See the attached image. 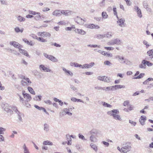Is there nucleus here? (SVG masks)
<instances>
[{
  "mask_svg": "<svg viewBox=\"0 0 153 153\" xmlns=\"http://www.w3.org/2000/svg\"><path fill=\"white\" fill-rule=\"evenodd\" d=\"M119 113V112L117 109H114L111 111H109L107 112L108 115L110 116H112L115 119L121 121L122 119L120 115L117 114Z\"/></svg>",
  "mask_w": 153,
  "mask_h": 153,
  "instance_id": "nucleus-1",
  "label": "nucleus"
},
{
  "mask_svg": "<svg viewBox=\"0 0 153 153\" xmlns=\"http://www.w3.org/2000/svg\"><path fill=\"white\" fill-rule=\"evenodd\" d=\"M131 143L129 142L126 143L123 145V153H127L130 151L131 149Z\"/></svg>",
  "mask_w": 153,
  "mask_h": 153,
  "instance_id": "nucleus-2",
  "label": "nucleus"
},
{
  "mask_svg": "<svg viewBox=\"0 0 153 153\" xmlns=\"http://www.w3.org/2000/svg\"><path fill=\"white\" fill-rule=\"evenodd\" d=\"M121 43V41L118 38H116L108 42L107 44L108 45L111 46L114 45H120Z\"/></svg>",
  "mask_w": 153,
  "mask_h": 153,
  "instance_id": "nucleus-3",
  "label": "nucleus"
},
{
  "mask_svg": "<svg viewBox=\"0 0 153 153\" xmlns=\"http://www.w3.org/2000/svg\"><path fill=\"white\" fill-rule=\"evenodd\" d=\"M1 106L3 109L5 111L7 112H10V113L11 112H12L11 109L10 108V106L8 104L2 103Z\"/></svg>",
  "mask_w": 153,
  "mask_h": 153,
  "instance_id": "nucleus-4",
  "label": "nucleus"
},
{
  "mask_svg": "<svg viewBox=\"0 0 153 153\" xmlns=\"http://www.w3.org/2000/svg\"><path fill=\"white\" fill-rule=\"evenodd\" d=\"M97 79L100 80L108 83L111 82V78L105 76H99L97 77Z\"/></svg>",
  "mask_w": 153,
  "mask_h": 153,
  "instance_id": "nucleus-5",
  "label": "nucleus"
},
{
  "mask_svg": "<svg viewBox=\"0 0 153 153\" xmlns=\"http://www.w3.org/2000/svg\"><path fill=\"white\" fill-rule=\"evenodd\" d=\"M10 44L11 45H13L14 47L18 48L19 50L20 48L22 47V46L19 43L15 41H11L10 42Z\"/></svg>",
  "mask_w": 153,
  "mask_h": 153,
  "instance_id": "nucleus-6",
  "label": "nucleus"
},
{
  "mask_svg": "<svg viewBox=\"0 0 153 153\" xmlns=\"http://www.w3.org/2000/svg\"><path fill=\"white\" fill-rule=\"evenodd\" d=\"M143 5L144 7L146 9L147 11L149 13H152L151 9L149 7L148 4L146 2L144 1L143 2Z\"/></svg>",
  "mask_w": 153,
  "mask_h": 153,
  "instance_id": "nucleus-7",
  "label": "nucleus"
},
{
  "mask_svg": "<svg viewBox=\"0 0 153 153\" xmlns=\"http://www.w3.org/2000/svg\"><path fill=\"white\" fill-rule=\"evenodd\" d=\"M147 55L149 56V58L145 59H146L149 60L153 58V49L149 50L147 53Z\"/></svg>",
  "mask_w": 153,
  "mask_h": 153,
  "instance_id": "nucleus-8",
  "label": "nucleus"
},
{
  "mask_svg": "<svg viewBox=\"0 0 153 153\" xmlns=\"http://www.w3.org/2000/svg\"><path fill=\"white\" fill-rule=\"evenodd\" d=\"M115 58L117 59L118 61L122 64H123V62L125 59L123 56H120L119 55L115 56Z\"/></svg>",
  "mask_w": 153,
  "mask_h": 153,
  "instance_id": "nucleus-9",
  "label": "nucleus"
},
{
  "mask_svg": "<svg viewBox=\"0 0 153 153\" xmlns=\"http://www.w3.org/2000/svg\"><path fill=\"white\" fill-rule=\"evenodd\" d=\"M74 30L76 33L82 35H84L86 33V32L82 29H76L75 30Z\"/></svg>",
  "mask_w": 153,
  "mask_h": 153,
  "instance_id": "nucleus-10",
  "label": "nucleus"
},
{
  "mask_svg": "<svg viewBox=\"0 0 153 153\" xmlns=\"http://www.w3.org/2000/svg\"><path fill=\"white\" fill-rule=\"evenodd\" d=\"M23 97L25 99V102H28L30 101V100H31L32 99L31 97V96L29 94H27L25 95Z\"/></svg>",
  "mask_w": 153,
  "mask_h": 153,
  "instance_id": "nucleus-11",
  "label": "nucleus"
},
{
  "mask_svg": "<svg viewBox=\"0 0 153 153\" xmlns=\"http://www.w3.org/2000/svg\"><path fill=\"white\" fill-rule=\"evenodd\" d=\"M61 10H54L52 13V15L56 16H61Z\"/></svg>",
  "mask_w": 153,
  "mask_h": 153,
  "instance_id": "nucleus-12",
  "label": "nucleus"
},
{
  "mask_svg": "<svg viewBox=\"0 0 153 153\" xmlns=\"http://www.w3.org/2000/svg\"><path fill=\"white\" fill-rule=\"evenodd\" d=\"M76 22L80 25L83 24L85 21L83 19L79 17H77L76 19Z\"/></svg>",
  "mask_w": 153,
  "mask_h": 153,
  "instance_id": "nucleus-13",
  "label": "nucleus"
},
{
  "mask_svg": "<svg viewBox=\"0 0 153 153\" xmlns=\"http://www.w3.org/2000/svg\"><path fill=\"white\" fill-rule=\"evenodd\" d=\"M39 68L40 70H42L45 72H50L51 70L49 68L45 67L44 65H41L39 66Z\"/></svg>",
  "mask_w": 153,
  "mask_h": 153,
  "instance_id": "nucleus-14",
  "label": "nucleus"
},
{
  "mask_svg": "<svg viewBox=\"0 0 153 153\" xmlns=\"http://www.w3.org/2000/svg\"><path fill=\"white\" fill-rule=\"evenodd\" d=\"M125 20L124 19H119L117 21V23L118 25L120 27H123L124 26V22Z\"/></svg>",
  "mask_w": 153,
  "mask_h": 153,
  "instance_id": "nucleus-15",
  "label": "nucleus"
},
{
  "mask_svg": "<svg viewBox=\"0 0 153 153\" xmlns=\"http://www.w3.org/2000/svg\"><path fill=\"white\" fill-rule=\"evenodd\" d=\"M146 60L143 59L142 60L141 64L139 65V67L141 68L145 69L146 68Z\"/></svg>",
  "mask_w": 153,
  "mask_h": 153,
  "instance_id": "nucleus-16",
  "label": "nucleus"
},
{
  "mask_svg": "<svg viewBox=\"0 0 153 153\" xmlns=\"http://www.w3.org/2000/svg\"><path fill=\"white\" fill-rule=\"evenodd\" d=\"M146 120V117L145 116H142L141 117L139 121L141 125H143L144 124V123Z\"/></svg>",
  "mask_w": 153,
  "mask_h": 153,
  "instance_id": "nucleus-17",
  "label": "nucleus"
},
{
  "mask_svg": "<svg viewBox=\"0 0 153 153\" xmlns=\"http://www.w3.org/2000/svg\"><path fill=\"white\" fill-rule=\"evenodd\" d=\"M90 133L91 135H93L97 136L99 133V131L96 129H92L90 131Z\"/></svg>",
  "mask_w": 153,
  "mask_h": 153,
  "instance_id": "nucleus-18",
  "label": "nucleus"
},
{
  "mask_svg": "<svg viewBox=\"0 0 153 153\" xmlns=\"http://www.w3.org/2000/svg\"><path fill=\"white\" fill-rule=\"evenodd\" d=\"M135 9L136 11H137L138 16L140 18L142 17V15L141 10L140 9H139L138 7L136 6L135 7Z\"/></svg>",
  "mask_w": 153,
  "mask_h": 153,
  "instance_id": "nucleus-19",
  "label": "nucleus"
},
{
  "mask_svg": "<svg viewBox=\"0 0 153 153\" xmlns=\"http://www.w3.org/2000/svg\"><path fill=\"white\" fill-rule=\"evenodd\" d=\"M113 33L112 32H108L104 34L105 37L111 38L112 37Z\"/></svg>",
  "mask_w": 153,
  "mask_h": 153,
  "instance_id": "nucleus-20",
  "label": "nucleus"
},
{
  "mask_svg": "<svg viewBox=\"0 0 153 153\" xmlns=\"http://www.w3.org/2000/svg\"><path fill=\"white\" fill-rule=\"evenodd\" d=\"M44 130L46 133L49 132L50 130L49 126L47 123H45L44 125Z\"/></svg>",
  "mask_w": 153,
  "mask_h": 153,
  "instance_id": "nucleus-21",
  "label": "nucleus"
},
{
  "mask_svg": "<svg viewBox=\"0 0 153 153\" xmlns=\"http://www.w3.org/2000/svg\"><path fill=\"white\" fill-rule=\"evenodd\" d=\"M19 50L20 53H22L24 55L27 56H29V55H28V54L27 53V51L25 50L22 49H21V48H20Z\"/></svg>",
  "mask_w": 153,
  "mask_h": 153,
  "instance_id": "nucleus-22",
  "label": "nucleus"
},
{
  "mask_svg": "<svg viewBox=\"0 0 153 153\" xmlns=\"http://www.w3.org/2000/svg\"><path fill=\"white\" fill-rule=\"evenodd\" d=\"M61 15L63 14L65 16H68L71 14L70 11L68 10H61Z\"/></svg>",
  "mask_w": 153,
  "mask_h": 153,
  "instance_id": "nucleus-23",
  "label": "nucleus"
},
{
  "mask_svg": "<svg viewBox=\"0 0 153 153\" xmlns=\"http://www.w3.org/2000/svg\"><path fill=\"white\" fill-rule=\"evenodd\" d=\"M63 111L65 113V114H67L68 116H71L72 115V113H71L70 111H69L67 108L63 109Z\"/></svg>",
  "mask_w": 153,
  "mask_h": 153,
  "instance_id": "nucleus-24",
  "label": "nucleus"
},
{
  "mask_svg": "<svg viewBox=\"0 0 153 153\" xmlns=\"http://www.w3.org/2000/svg\"><path fill=\"white\" fill-rule=\"evenodd\" d=\"M42 96L41 95L36 96L33 98L34 100L40 101L41 100Z\"/></svg>",
  "mask_w": 153,
  "mask_h": 153,
  "instance_id": "nucleus-25",
  "label": "nucleus"
},
{
  "mask_svg": "<svg viewBox=\"0 0 153 153\" xmlns=\"http://www.w3.org/2000/svg\"><path fill=\"white\" fill-rule=\"evenodd\" d=\"M90 146L91 147V148L95 150L96 152L97 151L98 149L97 146L95 144L91 143L90 144Z\"/></svg>",
  "mask_w": 153,
  "mask_h": 153,
  "instance_id": "nucleus-26",
  "label": "nucleus"
},
{
  "mask_svg": "<svg viewBox=\"0 0 153 153\" xmlns=\"http://www.w3.org/2000/svg\"><path fill=\"white\" fill-rule=\"evenodd\" d=\"M49 59L53 62H56L58 61V59L56 58L51 55L50 56Z\"/></svg>",
  "mask_w": 153,
  "mask_h": 153,
  "instance_id": "nucleus-27",
  "label": "nucleus"
},
{
  "mask_svg": "<svg viewBox=\"0 0 153 153\" xmlns=\"http://www.w3.org/2000/svg\"><path fill=\"white\" fill-rule=\"evenodd\" d=\"M123 64H125L127 65H130L131 64V62L128 60L125 59Z\"/></svg>",
  "mask_w": 153,
  "mask_h": 153,
  "instance_id": "nucleus-28",
  "label": "nucleus"
},
{
  "mask_svg": "<svg viewBox=\"0 0 153 153\" xmlns=\"http://www.w3.org/2000/svg\"><path fill=\"white\" fill-rule=\"evenodd\" d=\"M24 30V29L22 28L21 29H20L19 27H16L14 29L16 33L21 32L22 33Z\"/></svg>",
  "mask_w": 153,
  "mask_h": 153,
  "instance_id": "nucleus-29",
  "label": "nucleus"
},
{
  "mask_svg": "<svg viewBox=\"0 0 153 153\" xmlns=\"http://www.w3.org/2000/svg\"><path fill=\"white\" fill-rule=\"evenodd\" d=\"M27 89L28 91L32 94L33 95H35V93L34 91L33 90V88L30 87H28L27 88Z\"/></svg>",
  "mask_w": 153,
  "mask_h": 153,
  "instance_id": "nucleus-30",
  "label": "nucleus"
},
{
  "mask_svg": "<svg viewBox=\"0 0 153 153\" xmlns=\"http://www.w3.org/2000/svg\"><path fill=\"white\" fill-rule=\"evenodd\" d=\"M43 144L44 145H48L50 146H52L53 145V143L52 142L48 140L44 141L43 143Z\"/></svg>",
  "mask_w": 153,
  "mask_h": 153,
  "instance_id": "nucleus-31",
  "label": "nucleus"
},
{
  "mask_svg": "<svg viewBox=\"0 0 153 153\" xmlns=\"http://www.w3.org/2000/svg\"><path fill=\"white\" fill-rule=\"evenodd\" d=\"M90 140L91 142H95L97 141V139L96 137L93 135H91L90 137Z\"/></svg>",
  "mask_w": 153,
  "mask_h": 153,
  "instance_id": "nucleus-32",
  "label": "nucleus"
},
{
  "mask_svg": "<svg viewBox=\"0 0 153 153\" xmlns=\"http://www.w3.org/2000/svg\"><path fill=\"white\" fill-rule=\"evenodd\" d=\"M23 148L24 149V153H30L29 151L27 148L25 144L23 146Z\"/></svg>",
  "mask_w": 153,
  "mask_h": 153,
  "instance_id": "nucleus-33",
  "label": "nucleus"
},
{
  "mask_svg": "<svg viewBox=\"0 0 153 153\" xmlns=\"http://www.w3.org/2000/svg\"><path fill=\"white\" fill-rule=\"evenodd\" d=\"M17 19L20 22H24L25 20V19L21 16H19L17 17Z\"/></svg>",
  "mask_w": 153,
  "mask_h": 153,
  "instance_id": "nucleus-34",
  "label": "nucleus"
},
{
  "mask_svg": "<svg viewBox=\"0 0 153 153\" xmlns=\"http://www.w3.org/2000/svg\"><path fill=\"white\" fill-rule=\"evenodd\" d=\"M102 18L104 19H107L108 17V16L107 13L105 12H103L102 13Z\"/></svg>",
  "mask_w": 153,
  "mask_h": 153,
  "instance_id": "nucleus-35",
  "label": "nucleus"
},
{
  "mask_svg": "<svg viewBox=\"0 0 153 153\" xmlns=\"http://www.w3.org/2000/svg\"><path fill=\"white\" fill-rule=\"evenodd\" d=\"M17 95L19 98V100L20 102H22L23 104L24 105V101L25 100L22 97V96L20 95L19 94H17Z\"/></svg>",
  "mask_w": 153,
  "mask_h": 153,
  "instance_id": "nucleus-36",
  "label": "nucleus"
},
{
  "mask_svg": "<svg viewBox=\"0 0 153 153\" xmlns=\"http://www.w3.org/2000/svg\"><path fill=\"white\" fill-rule=\"evenodd\" d=\"M96 38L98 39H102L105 38V35H104V34L102 35L98 34L96 35Z\"/></svg>",
  "mask_w": 153,
  "mask_h": 153,
  "instance_id": "nucleus-37",
  "label": "nucleus"
},
{
  "mask_svg": "<svg viewBox=\"0 0 153 153\" xmlns=\"http://www.w3.org/2000/svg\"><path fill=\"white\" fill-rule=\"evenodd\" d=\"M12 108L13 110L15 111L17 114H20V112L18 110L17 108L15 106H12Z\"/></svg>",
  "mask_w": 153,
  "mask_h": 153,
  "instance_id": "nucleus-38",
  "label": "nucleus"
},
{
  "mask_svg": "<svg viewBox=\"0 0 153 153\" xmlns=\"http://www.w3.org/2000/svg\"><path fill=\"white\" fill-rule=\"evenodd\" d=\"M29 13L30 14H31L33 15H35L36 14H40V13L39 12H36L32 10H29Z\"/></svg>",
  "mask_w": 153,
  "mask_h": 153,
  "instance_id": "nucleus-39",
  "label": "nucleus"
},
{
  "mask_svg": "<svg viewBox=\"0 0 153 153\" xmlns=\"http://www.w3.org/2000/svg\"><path fill=\"white\" fill-rule=\"evenodd\" d=\"M87 46L91 48L98 47L99 48H100L101 47V46L100 45H88Z\"/></svg>",
  "mask_w": 153,
  "mask_h": 153,
  "instance_id": "nucleus-40",
  "label": "nucleus"
},
{
  "mask_svg": "<svg viewBox=\"0 0 153 153\" xmlns=\"http://www.w3.org/2000/svg\"><path fill=\"white\" fill-rule=\"evenodd\" d=\"M145 74L144 73H141L139 76L137 77H134L133 78L134 79H140L142 78L144 75Z\"/></svg>",
  "mask_w": 153,
  "mask_h": 153,
  "instance_id": "nucleus-41",
  "label": "nucleus"
},
{
  "mask_svg": "<svg viewBox=\"0 0 153 153\" xmlns=\"http://www.w3.org/2000/svg\"><path fill=\"white\" fill-rule=\"evenodd\" d=\"M115 87H116V90L119 88H125V85H115Z\"/></svg>",
  "mask_w": 153,
  "mask_h": 153,
  "instance_id": "nucleus-42",
  "label": "nucleus"
},
{
  "mask_svg": "<svg viewBox=\"0 0 153 153\" xmlns=\"http://www.w3.org/2000/svg\"><path fill=\"white\" fill-rule=\"evenodd\" d=\"M146 64L148 66L150 67L153 65V63L151 62H150L146 60Z\"/></svg>",
  "mask_w": 153,
  "mask_h": 153,
  "instance_id": "nucleus-43",
  "label": "nucleus"
},
{
  "mask_svg": "<svg viewBox=\"0 0 153 153\" xmlns=\"http://www.w3.org/2000/svg\"><path fill=\"white\" fill-rule=\"evenodd\" d=\"M102 103H103V105L105 107L109 108H111L112 107L111 105L108 104L105 102H102Z\"/></svg>",
  "mask_w": 153,
  "mask_h": 153,
  "instance_id": "nucleus-44",
  "label": "nucleus"
},
{
  "mask_svg": "<svg viewBox=\"0 0 153 153\" xmlns=\"http://www.w3.org/2000/svg\"><path fill=\"white\" fill-rule=\"evenodd\" d=\"M21 84L23 86H28L29 85H28L27 83V82H26V81H24L23 80H21Z\"/></svg>",
  "mask_w": 153,
  "mask_h": 153,
  "instance_id": "nucleus-45",
  "label": "nucleus"
},
{
  "mask_svg": "<svg viewBox=\"0 0 153 153\" xmlns=\"http://www.w3.org/2000/svg\"><path fill=\"white\" fill-rule=\"evenodd\" d=\"M94 24H90L86 25V27L91 29L94 28Z\"/></svg>",
  "mask_w": 153,
  "mask_h": 153,
  "instance_id": "nucleus-46",
  "label": "nucleus"
},
{
  "mask_svg": "<svg viewBox=\"0 0 153 153\" xmlns=\"http://www.w3.org/2000/svg\"><path fill=\"white\" fill-rule=\"evenodd\" d=\"M70 88L74 91L76 92L78 91L77 88L73 85H70Z\"/></svg>",
  "mask_w": 153,
  "mask_h": 153,
  "instance_id": "nucleus-47",
  "label": "nucleus"
},
{
  "mask_svg": "<svg viewBox=\"0 0 153 153\" xmlns=\"http://www.w3.org/2000/svg\"><path fill=\"white\" fill-rule=\"evenodd\" d=\"M37 15H37L34 17V19H35V20H36V21H38V20H39V19H40L41 18V16L40 15V14H37Z\"/></svg>",
  "mask_w": 153,
  "mask_h": 153,
  "instance_id": "nucleus-48",
  "label": "nucleus"
},
{
  "mask_svg": "<svg viewBox=\"0 0 153 153\" xmlns=\"http://www.w3.org/2000/svg\"><path fill=\"white\" fill-rule=\"evenodd\" d=\"M6 129L2 127H0V134H4V132L5 131Z\"/></svg>",
  "mask_w": 153,
  "mask_h": 153,
  "instance_id": "nucleus-49",
  "label": "nucleus"
},
{
  "mask_svg": "<svg viewBox=\"0 0 153 153\" xmlns=\"http://www.w3.org/2000/svg\"><path fill=\"white\" fill-rule=\"evenodd\" d=\"M37 40L40 42H45L47 41L45 39L42 37H38Z\"/></svg>",
  "mask_w": 153,
  "mask_h": 153,
  "instance_id": "nucleus-50",
  "label": "nucleus"
},
{
  "mask_svg": "<svg viewBox=\"0 0 153 153\" xmlns=\"http://www.w3.org/2000/svg\"><path fill=\"white\" fill-rule=\"evenodd\" d=\"M113 10L114 12V15H115L116 16H117V18L118 19V18L117 16V10H116V8L115 7H113Z\"/></svg>",
  "mask_w": 153,
  "mask_h": 153,
  "instance_id": "nucleus-51",
  "label": "nucleus"
},
{
  "mask_svg": "<svg viewBox=\"0 0 153 153\" xmlns=\"http://www.w3.org/2000/svg\"><path fill=\"white\" fill-rule=\"evenodd\" d=\"M78 63L76 62H71L70 63V65L71 66H74L75 67H77Z\"/></svg>",
  "mask_w": 153,
  "mask_h": 153,
  "instance_id": "nucleus-52",
  "label": "nucleus"
},
{
  "mask_svg": "<svg viewBox=\"0 0 153 153\" xmlns=\"http://www.w3.org/2000/svg\"><path fill=\"white\" fill-rule=\"evenodd\" d=\"M78 136L79 139H80L82 140H86L84 136L80 134H79Z\"/></svg>",
  "mask_w": 153,
  "mask_h": 153,
  "instance_id": "nucleus-53",
  "label": "nucleus"
},
{
  "mask_svg": "<svg viewBox=\"0 0 153 153\" xmlns=\"http://www.w3.org/2000/svg\"><path fill=\"white\" fill-rule=\"evenodd\" d=\"M25 80L26 81V82H27L28 85H30L31 83V82L28 78H25Z\"/></svg>",
  "mask_w": 153,
  "mask_h": 153,
  "instance_id": "nucleus-54",
  "label": "nucleus"
},
{
  "mask_svg": "<svg viewBox=\"0 0 153 153\" xmlns=\"http://www.w3.org/2000/svg\"><path fill=\"white\" fill-rule=\"evenodd\" d=\"M104 48L105 49L107 50H114V48L112 47H104Z\"/></svg>",
  "mask_w": 153,
  "mask_h": 153,
  "instance_id": "nucleus-55",
  "label": "nucleus"
},
{
  "mask_svg": "<svg viewBox=\"0 0 153 153\" xmlns=\"http://www.w3.org/2000/svg\"><path fill=\"white\" fill-rule=\"evenodd\" d=\"M66 73H67L66 74L68 75H69L71 76H72L73 75V74L72 73V72L68 70L66 72Z\"/></svg>",
  "mask_w": 153,
  "mask_h": 153,
  "instance_id": "nucleus-56",
  "label": "nucleus"
},
{
  "mask_svg": "<svg viewBox=\"0 0 153 153\" xmlns=\"http://www.w3.org/2000/svg\"><path fill=\"white\" fill-rule=\"evenodd\" d=\"M95 64L94 62H91L89 64H88V68H90L93 66Z\"/></svg>",
  "mask_w": 153,
  "mask_h": 153,
  "instance_id": "nucleus-57",
  "label": "nucleus"
},
{
  "mask_svg": "<svg viewBox=\"0 0 153 153\" xmlns=\"http://www.w3.org/2000/svg\"><path fill=\"white\" fill-rule=\"evenodd\" d=\"M51 45H54V46H55L56 47H60L61 46V45L59 44H57L55 42L53 44L52 43V44H51Z\"/></svg>",
  "mask_w": 153,
  "mask_h": 153,
  "instance_id": "nucleus-58",
  "label": "nucleus"
},
{
  "mask_svg": "<svg viewBox=\"0 0 153 153\" xmlns=\"http://www.w3.org/2000/svg\"><path fill=\"white\" fill-rule=\"evenodd\" d=\"M44 34L45 37H50L51 35L50 33L48 32H45Z\"/></svg>",
  "mask_w": 153,
  "mask_h": 153,
  "instance_id": "nucleus-59",
  "label": "nucleus"
},
{
  "mask_svg": "<svg viewBox=\"0 0 153 153\" xmlns=\"http://www.w3.org/2000/svg\"><path fill=\"white\" fill-rule=\"evenodd\" d=\"M4 138L2 135L0 134V142L4 141Z\"/></svg>",
  "mask_w": 153,
  "mask_h": 153,
  "instance_id": "nucleus-60",
  "label": "nucleus"
},
{
  "mask_svg": "<svg viewBox=\"0 0 153 153\" xmlns=\"http://www.w3.org/2000/svg\"><path fill=\"white\" fill-rule=\"evenodd\" d=\"M104 63L105 64L107 65H110L111 64V63L109 61H105L104 62Z\"/></svg>",
  "mask_w": 153,
  "mask_h": 153,
  "instance_id": "nucleus-61",
  "label": "nucleus"
},
{
  "mask_svg": "<svg viewBox=\"0 0 153 153\" xmlns=\"http://www.w3.org/2000/svg\"><path fill=\"white\" fill-rule=\"evenodd\" d=\"M44 102L47 104H48L49 105H51L52 104L50 100H45L44 101Z\"/></svg>",
  "mask_w": 153,
  "mask_h": 153,
  "instance_id": "nucleus-62",
  "label": "nucleus"
},
{
  "mask_svg": "<svg viewBox=\"0 0 153 153\" xmlns=\"http://www.w3.org/2000/svg\"><path fill=\"white\" fill-rule=\"evenodd\" d=\"M0 2L2 4L7 5V3L4 0H1Z\"/></svg>",
  "mask_w": 153,
  "mask_h": 153,
  "instance_id": "nucleus-63",
  "label": "nucleus"
},
{
  "mask_svg": "<svg viewBox=\"0 0 153 153\" xmlns=\"http://www.w3.org/2000/svg\"><path fill=\"white\" fill-rule=\"evenodd\" d=\"M129 123L132 125L134 126H135L136 124V122H133L130 120H129Z\"/></svg>",
  "mask_w": 153,
  "mask_h": 153,
  "instance_id": "nucleus-64",
  "label": "nucleus"
}]
</instances>
